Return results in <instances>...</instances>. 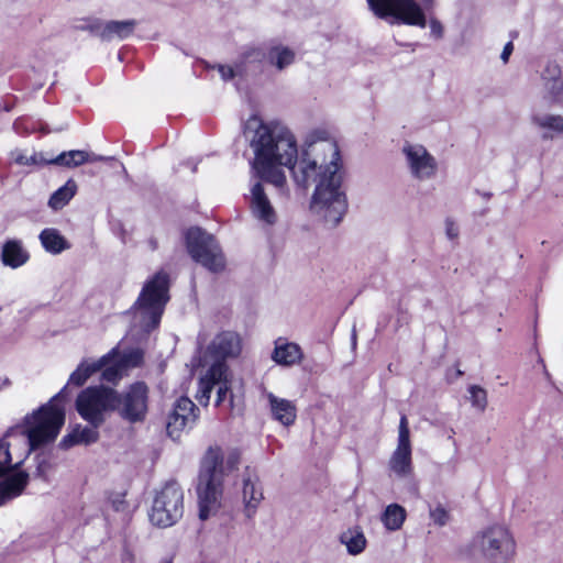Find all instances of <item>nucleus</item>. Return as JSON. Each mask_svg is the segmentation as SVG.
Masks as SVG:
<instances>
[{
	"mask_svg": "<svg viewBox=\"0 0 563 563\" xmlns=\"http://www.w3.org/2000/svg\"><path fill=\"white\" fill-rule=\"evenodd\" d=\"M324 134H312L288 168L296 185L302 188L314 186L311 212L330 227H335L347 211V198L342 187L343 165L339 146Z\"/></svg>",
	"mask_w": 563,
	"mask_h": 563,
	"instance_id": "f257e3e1",
	"label": "nucleus"
},
{
	"mask_svg": "<svg viewBox=\"0 0 563 563\" xmlns=\"http://www.w3.org/2000/svg\"><path fill=\"white\" fill-rule=\"evenodd\" d=\"M65 389L26 416L23 430H10L0 440V507L22 495L29 484V473L18 471L24 457L57 438L65 422V411L56 400Z\"/></svg>",
	"mask_w": 563,
	"mask_h": 563,
	"instance_id": "f03ea898",
	"label": "nucleus"
},
{
	"mask_svg": "<svg viewBox=\"0 0 563 563\" xmlns=\"http://www.w3.org/2000/svg\"><path fill=\"white\" fill-rule=\"evenodd\" d=\"M243 134L254 153L252 168L257 177L283 188L286 175L280 167L288 168L298 156L291 131L278 122L264 123L253 115L245 122Z\"/></svg>",
	"mask_w": 563,
	"mask_h": 563,
	"instance_id": "7ed1b4c3",
	"label": "nucleus"
},
{
	"mask_svg": "<svg viewBox=\"0 0 563 563\" xmlns=\"http://www.w3.org/2000/svg\"><path fill=\"white\" fill-rule=\"evenodd\" d=\"M239 462L240 456L235 452L230 453L224 462L220 448H210L207 451L197 487L201 520H207L220 507L223 476L227 472L235 470Z\"/></svg>",
	"mask_w": 563,
	"mask_h": 563,
	"instance_id": "20e7f679",
	"label": "nucleus"
},
{
	"mask_svg": "<svg viewBox=\"0 0 563 563\" xmlns=\"http://www.w3.org/2000/svg\"><path fill=\"white\" fill-rule=\"evenodd\" d=\"M516 540L503 523H493L479 530L472 539L473 555L487 563H510L516 555Z\"/></svg>",
	"mask_w": 563,
	"mask_h": 563,
	"instance_id": "39448f33",
	"label": "nucleus"
},
{
	"mask_svg": "<svg viewBox=\"0 0 563 563\" xmlns=\"http://www.w3.org/2000/svg\"><path fill=\"white\" fill-rule=\"evenodd\" d=\"M168 288V275L164 272H158L144 285L134 306V318L145 332L159 324L169 299Z\"/></svg>",
	"mask_w": 563,
	"mask_h": 563,
	"instance_id": "423d86ee",
	"label": "nucleus"
},
{
	"mask_svg": "<svg viewBox=\"0 0 563 563\" xmlns=\"http://www.w3.org/2000/svg\"><path fill=\"white\" fill-rule=\"evenodd\" d=\"M117 400V390L106 386L87 387L79 393L76 399L78 415L93 428H99L107 413L113 411Z\"/></svg>",
	"mask_w": 563,
	"mask_h": 563,
	"instance_id": "0eeeda50",
	"label": "nucleus"
},
{
	"mask_svg": "<svg viewBox=\"0 0 563 563\" xmlns=\"http://www.w3.org/2000/svg\"><path fill=\"white\" fill-rule=\"evenodd\" d=\"M186 249L190 257L212 273L225 267L223 253L214 238L200 228H190L185 233Z\"/></svg>",
	"mask_w": 563,
	"mask_h": 563,
	"instance_id": "6e6552de",
	"label": "nucleus"
},
{
	"mask_svg": "<svg viewBox=\"0 0 563 563\" xmlns=\"http://www.w3.org/2000/svg\"><path fill=\"white\" fill-rule=\"evenodd\" d=\"M184 514V493L174 482L167 483L155 496L150 512L154 526L168 528L174 526Z\"/></svg>",
	"mask_w": 563,
	"mask_h": 563,
	"instance_id": "1a4fd4ad",
	"label": "nucleus"
},
{
	"mask_svg": "<svg viewBox=\"0 0 563 563\" xmlns=\"http://www.w3.org/2000/svg\"><path fill=\"white\" fill-rule=\"evenodd\" d=\"M366 1L372 12L379 19L393 18L397 23L426 27V14L416 0Z\"/></svg>",
	"mask_w": 563,
	"mask_h": 563,
	"instance_id": "9d476101",
	"label": "nucleus"
},
{
	"mask_svg": "<svg viewBox=\"0 0 563 563\" xmlns=\"http://www.w3.org/2000/svg\"><path fill=\"white\" fill-rule=\"evenodd\" d=\"M148 386L144 382H135L123 393L117 391L113 411L129 423L143 422L148 411Z\"/></svg>",
	"mask_w": 563,
	"mask_h": 563,
	"instance_id": "9b49d317",
	"label": "nucleus"
},
{
	"mask_svg": "<svg viewBox=\"0 0 563 563\" xmlns=\"http://www.w3.org/2000/svg\"><path fill=\"white\" fill-rule=\"evenodd\" d=\"M388 466L399 478H407L412 474L410 431L406 416L400 418L397 446L388 461Z\"/></svg>",
	"mask_w": 563,
	"mask_h": 563,
	"instance_id": "f8f14e48",
	"label": "nucleus"
},
{
	"mask_svg": "<svg viewBox=\"0 0 563 563\" xmlns=\"http://www.w3.org/2000/svg\"><path fill=\"white\" fill-rule=\"evenodd\" d=\"M402 154L411 176L418 180L432 178L438 168L435 158L420 144L406 143Z\"/></svg>",
	"mask_w": 563,
	"mask_h": 563,
	"instance_id": "ddd939ff",
	"label": "nucleus"
},
{
	"mask_svg": "<svg viewBox=\"0 0 563 563\" xmlns=\"http://www.w3.org/2000/svg\"><path fill=\"white\" fill-rule=\"evenodd\" d=\"M197 411L198 408L188 397L177 399L166 424L168 435L176 440L186 428H191L198 418Z\"/></svg>",
	"mask_w": 563,
	"mask_h": 563,
	"instance_id": "4468645a",
	"label": "nucleus"
},
{
	"mask_svg": "<svg viewBox=\"0 0 563 563\" xmlns=\"http://www.w3.org/2000/svg\"><path fill=\"white\" fill-rule=\"evenodd\" d=\"M242 350L240 335L233 331L218 333L208 345L207 354L217 362L225 364L227 358L238 357Z\"/></svg>",
	"mask_w": 563,
	"mask_h": 563,
	"instance_id": "2eb2a0df",
	"label": "nucleus"
},
{
	"mask_svg": "<svg viewBox=\"0 0 563 563\" xmlns=\"http://www.w3.org/2000/svg\"><path fill=\"white\" fill-rule=\"evenodd\" d=\"M263 498L264 495L260 477L255 470L247 466L243 473L242 499L245 514L249 518L255 514Z\"/></svg>",
	"mask_w": 563,
	"mask_h": 563,
	"instance_id": "dca6fc26",
	"label": "nucleus"
},
{
	"mask_svg": "<svg viewBox=\"0 0 563 563\" xmlns=\"http://www.w3.org/2000/svg\"><path fill=\"white\" fill-rule=\"evenodd\" d=\"M250 209L252 216L264 224L273 225L277 221V213L258 181L251 189Z\"/></svg>",
	"mask_w": 563,
	"mask_h": 563,
	"instance_id": "f3484780",
	"label": "nucleus"
},
{
	"mask_svg": "<svg viewBox=\"0 0 563 563\" xmlns=\"http://www.w3.org/2000/svg\"><path fill=\"white\" fill-rule=\"evenodd\" d=\"M136 22L134 20L126 21H108L99 22L96 21L88 25V29L102 41L123 40L130 36Z\"/></svg>",
	"mask_w": 563,
	"mask_h": 563,
	"instance_id": "a211bd4d",
	"label": "nucleus"
},
{
	"mask_svg": "<svg viewBox=\"0 0 563 563\" xmlns=\"http://www.w3.org/2000/svg\"><path fill=\"white\" fill-rule=\"evenodd\" d=\"M117 354L118 349L113 347L107 354H104L95 362H88L86 360L82 361L77 366V368L70 374L68 384L74 385L76 387L82 386L92 374L101 371V368L104 365H108L117 356Z\"/></svg>",
	"mask_w": 563,
	"mask_h": 563,
	"instance_id": "6ab92c4d",
	"label": "nucleus"
},
{
	"mask_svg": "<svg viewBox=\"0 0 563 563\" xmlns=\"http://www.w3.org/2000/svg\"><path fill=\"white\" fill-rule=\"evenodd\" d=\"M272 417L285 427H290L297 418L296 405L285 398H279L273 393H266Z\"/></svg>",
	"mask_w": 563,
	"mask_h": 563,
	"instance_id": "aec40b11",
	"label": "nucleus"
},
{
	"mask_svg": "<svg viewBox=\"0 0 563 563\" xmlns=\"http://www.w3.org/2000/svg\"><path fill=\"white\" fill-rule=\"evenodd\" d=\"M227 372V364L217 362L213 363L208 369L207 374L200 378L196 398L201 405H208L213 386L217 383H221Z\"/></svg>",
	"mask_w": 563,
	"mask_h": 563,
	"instance_id": "412c9836",
	"label": "nucleus"
},
{
	"mask_svg": "<svg viewBox=\"0 0 563 563\" xmlns=\"http://www.w3.org/2000/svg\"><path fill=\"white\" fill-rule=\"evenodd\" d=\"M106 158L101 155L89 153L80 150H71L62 152L55 157H51L49 164L57 165L67 168H75L86 163H95L104 161Z\"/></svg>",
	"mask_w": 563,
	"mask_h": 563,
	"instance_id": "4be33fe9",
	"label": "nucleus"
},
{
	"mask_svg": "<svg viewBox=\"0 0 563 563\" xmlns=\"http://www.w3.org/2000/svg\"><path fill=\"white\" fill-rule=\"evenodd\" d=\"M542 79L550 100L555 104H563V76L559 65L549 64Z\"/></svg>",
	"mask_w": 563,
	"mask_h": 563,
	"instance_id": "5701e85b",
	"label": "nucleus"
},
{
	"mask_svg": "<svg viewBox=\"0 0 563 563\" xmlns=\"http://www.w3.org/2000/svg\"><path fill=\"white\" fill-rule=\"evenodd\" d=\"M1 262L10 268L23 266L30 258L29 252L20 240H8L3 243L0 254Z\"/></svg>",
	"mask_w": 563,
	"mask_h": 563,
	"instance_id": "b1692460",
	"label": "nucleus"
},
{
	"mask_svg": "<svg viewBox=\"0 0 563 563\" xmlns=\"http://www.w3.org/2000/svg\"><path fill=\"white\" fill-rule=\"evenodd\" d=\"M341 544L345 545L350 555H358L366 549L367 539L360 526H353L341 532L339 536Z\"/></svg>",
	"mask_w": 563,
	"mask_h": 563,
	"instance_id": "393cba45",
	"label": "nucleus"
},
{
	"mask_svg": "<svg viewBox=\"0 0 563 563\" xmlns=\"http://www.w3.org/2000/svg\"><path fill=\"white\" fill-rule=\"evenodd\" d=\"M98 428H93L92 426H77L70 433L65 435L60 441V446L64 449H68L73 445L77 444H90L95 443L99 438Z\"/></svg>",
	"mask_w": 563,
	"mask_h": 563,
	"instance_id": "a878e982",
	"label": "nucleus"
},
{
	"mask_svg": "<svg viewBox=\"0 0 563 563\" xmlns=\"http://www.w3.org/2000/svg\"><path fill=\"white\" fill-rule=\"evenodd\" d=\"M302 356L301 349L296 343L276 344L272 355L277 364L284 366H291L299 363Z\"/></svg>",
	"mask_w": 563,
	"mask_h": 563,
	"instance_id": "bb28decb",
	"label": "nucleus"
},
{
	"mask_svg": "<svg viewBox=\"0 0 563 563\" xmlns=\"http://www.w3.org/2000/svg\"><path fill=\"white\" fill-rule=\"evenodd\" d=\"M40 240L45 251L52 254H59L70 247L67 240L53 228L44 229L40 233Z\"/></svg>",
	"mask_w": 563,
	"mask_h": 563,
	"instance_id": "cd10ccee",
	"label": "nucleus"
},
{
	"mask_svg": "<svg viewBox=\"0 0 563 563\" xmlns=\"http://www.w3.org/2000/svg\"><path fill=\"white\" fill-rule=\"evenodd\" d=\"M264 59H266V53L262 52L260 48H247L241 54L236 62V70L240 75L255 71L260 68V64Z\"/></svg>",
	"mask_w": 563,
	"mask_h": 563,
	"instance_id": "c85d7f7f",
	"label": "nucleus"
},
{
	"mask_svg": "<svg viewBox=\"0 0 563 563\" xmlns=\"http://www.w3.org/2000/svg\"><path fill=\"white\" fill-rule=\"evenodd\" d=\"M266 60L278 70H283L294 63L295 52L282 45L273 46L266 53Z\"/></svg>",
	"mask_w": 563,
	"mask_h": 563,
	"instance_id": "c756f323",
	"label": "nucleus"
},
{
	"mask_svg": "<svg viewBox=\"0 0 563 563\" xmlns=\"http://www.w3.org/2000/svg\"><path fill=\"white\" fill-rule=\"evenodd\" d=\"M406 520V510L398 504H390L382 515V522L389 531L399 530Z\"/></svg>",
	"mask_w": 563,
	"mask_h": 563,
	"instance_id": "7c9ffc66",
	"label": "nucleus"
},
{
	"mask_svg": "<svg viewBox=\"0 0 563 563\" xmlns=\"http://www.w3.org/2000/svg\"><path fill=\"white\" fill-rule=\"evenodd\" d=\"M77 191V184L68 179L64 186L58 188L49 198L48 206L54 210L64 208Z\"/></svg>",
	"mask_w": 563,
	"mask_h": 563,
	"instance_id": "2f4dec72",
	"label": "nucleus"
},
{
	"mask_svg": "<svg viewBox=\"0 0 563 563\" xmlns=\"http://www.w3.org/2000/svg\"><path fill=\"white\" fill-rule=\"evenodd\" d=\"M532 123L547 131L563 134V117L559 114H536L532 117Z\"/></svg>",
	"mask_w": 563,
	"mask_h": 563,
	"instance_id": "473e14b6",
	"label": "nucleus"
},
{
	"mask_svg": "<svg viewBox=\"0 0 563 563\" xmlns=\"http://www.w3.org/2000/svg\"><path fill=\"white\" fill-rule=\"evenodd\" d=\"M118 349L117 361L124 372L140 366L143 362V352L140 349H131L122 354Z\"/></svg>",
	"mask_w": 563,
	"mask_h": 563,
	"instance_id": "72a5a7b5",
	"label": "nucleus"
},
{
	"mask_svg": "<svg viewBox=\"0 0 563 563\" xmlns=\"http://www.w3.org/2000/svg\"><path fill=\"white\" fill-rule=\"evenodd\" d=\"M468 393L472 406L483 412L488 404L487 391L478 385H471Z\"/></svg>",
	"mask_w": 563,
	"mask_h": 563,
	"instance_id": "f704fd0d",
	"label": "nucleus"
},
{
	"mask_svg": "<svg viewBox=\"0 0 563 563\" xmlns=\"http://www.w3.org/2000/svg\"><path fill=\"white\" fill-rule=\"evenodd\" d=\"M101 369H103L101 374L102 379L112 384H117L124 374V371L117 361V356Z\"/></svg>",
	"mask_w": 563,
	"mask_h": 563,
	"instance_id": "c9c22d12",
	"label": "nucleus"
},
{
	"mask_svg": "<svg viewBox=\"0 0 563 563\" xmlns=\"http://www.w3.org/2000/svg\"><path fill=\"white\" fill-rule=\"evenodd\" d=\"M51 157H46L42 152H34L31 155L19 153L14 162L19 165L31 166V165H51Z\"/></svg>",
	"mask_w": 563,
	"mask_h": 563,
	"instance_id": "e433bc0d",
	"label": "nucleus"
},
{
	"mask_svg": "<svg viewBox=\"0 0 563 563\" xmlns=\"http://www.w3.org/2000/svg\"><path fill=\"white\" fill-rule=\"evenodd\" d=\"M35 460H36V468H35L34 475L36 477H40V478L46 481L47 474L51 470V464L48 462V459L43 454H38V455H36Z\"/></svg>",
	"mask_w": 563,
	"mask_h": 563,
	"instance_id": "4c0bfd02",
	"label": "nucleus"
},
{
	"mask_svg": "<svg viewBox=\"0 0 563 563\" xmlns=\"http://www.w3.org/2000/svg\"><path fill=\"white\" fill-rule=\"evenodd\" d=\"M430 517L433 522L440 527L446 525L449 520V514L442 506H437L430 510Z\"/></svg>",
	"mask_w": 563,
	"mask_h": 563,
	"instance_id": "58836bf2",
	"label": "nucleus"
},
{
	"mask_svg": "<svg viewBox=\"0 0 563 563\" xmlns=\"http://www.w3.org/2000/svg\"><path fill=\"white\" fill-rule=\"evenodd\" d=\"M217 68L223 80H230L235 76H241L236 70V64L234 65V67L229 65H218Z\"/></svg>",
	"mask_w": 563,
	"mask_h": 563,
	"instance_id": "ea45409f",
	"label": "nucleus"
},
{
	"mask_svg": "<svg viewBox=\"0 0 563 563\" xmlns=\"http://www.w3.org/2000/svg\"><path fill=\"white\" fill-rule=\"evenodd\" d=\"M216 385H219V388L217 391V399H216V405L219 406L225 399L227 394L229 391L227 374L222 378L221 383H217Z\"/></svg>",
	"mask_w": 563,
	"mask_h": 563,
	"instance_id": "a19ab883",
	"label": "nucleus"
},
{
	"mask_svg": "<svg viewBox=\"0 0 563 563\" xmlns=\"http://www.w3.org/2000/svg\"><path fill=\"white\" fill-rule=\"evenodd\" d=\"M429 26H430L431 35L434 38L440 40L443 37L444 29H443L442 23L439 20L431 19L429 22Z\"/></svg>",
	"mask_w": 563,
	"mask_h": 563,
	"instance_id": "79ce46f5",
	"label": "nucleus"
},
{
	"mask_svg": "<svg viewBox=\"0 0 563 563\" xmlns=\"http://www.w3.org/2000/svg\"><path fill=\"white\" fill-rule=\"evenodd\" d=\"M512 51H514V45H512L511 42H508L504 46V49H503L501 55H500V58L503 59L504 63L508 62L509 56L511 55Z\"/></svg>",
	"mask_w": 563,
	"mask_h": 563,
	"instance_id": "37998d69",
	"label": "nucleus"
},
{
	"mask_svg": "<svg viewBox=\"0 0 563 563\" xmlns=\"http://www.w3.org/2000/svg\"><path fill=\"white\" fill-rule=\"evenodd\" d=\"M446 234L450 239H455L459 234V230L454 222L446 221Z\"/></svg>",
	"mask_w": 563,
	"mask_h": 563,
	"instance_id": "c03bdc74",
	"label": "nucleus"
},
{
	"mask_svg": "<svg viewBox=\"0 0 563 563\" xmlns=\"http://www.w3.org/2000/svg\"><path fill=\"white\" fill-rule=\"evenodd\" d=\"M150 243H151L152 250H155V249L157 247V245H156V242H155V241L151 240V242H150Z\"/></svg>",
	"mask_w": 563,
	"mask_h": 563,
	"instance_id": "a18cd8bd",
	"label": "nucleus"
},
{
	"mask_svg": "<svg viewBox=\"0 0 563 563\" xmlns=\"http://www.w3.org/2000/svg\"><path fill=\"white\" fill-rule=\"evenodd\" d=\"M352 340H353V344H355L356 343V333H355V331H353Z\"/></svg>",
	"mask_w": 563,
	"mask_h": 563,
	"instance_id": "49530a36",
	"label": "nucleus"
},
{
	"mask_svg": "<svg viewBox=\"0 0 563 563\" xmlns=\"http://www.w3.org/2000/svg\"><path fill=\"white\" fill-rule=\"evenodd\" d=\"M542 137H543L544 140H547V139H552V135H549L548 133H544V134L542 135Z\"/></svg>",
	"mask_w": 563,
	"mask_h": 563,
	"instance_id": "de8ad7c7",
	"label": "nucleus"
},
{
	"mask_svg": "<svg viewBox=\"0 0 563 563\" xmlns=\"http://www.w3.org/2000/svg\"><path fill=\"white\" fill-rule=\"evenodd\" d=\"M4 384H5V385H9V384H10L9 379H5V380H4Z\"/></svg>",
	"mask_w": 563,
	"mask_h": 563,
	"instance_id": "09e8293b",
	"label": "nucleus"
}]
</instances>
